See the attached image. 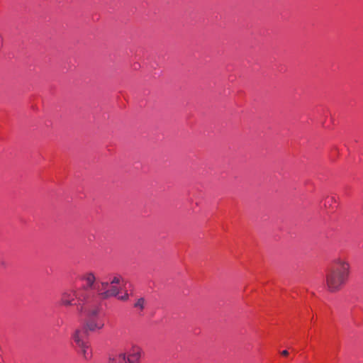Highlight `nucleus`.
Listing matches in <instances>:
<instances>
[{
  "label": "nucleus",
  "instance_id": "9b49d317",
  "mask_svg": "<svg viewBox=\"0 0 363 363\" xmlns=\"http://www.w3.org/2000/svg\"><path fill=\"white\" fill-rule=\"evenodd\" d=\"M122 281V278L121 276H115L113 277L111 280L110 281V285H116V284H119L121 283V281Z\"/></svg>",
  "mask_w": 363,
  "mask_h": 363
},
{
  "label": "nucleus",
  "instance_id": "f257e3e1",
  "mask_svg": "<svg viewBox=\"0 0 363 363\" xmlns=\"http://www.w3.org/2000/svg\"><path fill=\"white\" fill-rule=\"evenodd\" d=\"M350 274V264L343 258L334 260L333 267L326 275V285L330 292H336L346 284Z\"/></svg>",
  "mask_w": 363,
  "mask_h": 363
},
{
  "label": "nucleus",
  "instance_id": "f8f14e48",
  "mask_svg": "<svg viewBox=\"0 0 363 363\" xmlns=\"http://www.w3.org/2000/svg\"><path fill=\"white\" fill-rule=\"evenodd\" d=\"M110 285V282L108 281H101V289H98V292H101V291H104L106 288Z\"/></svg>",
  "mask_w": 363,
  "mask_h": 363
},
{
  "label": "nucleus",
  "instance_id": "f03ea898",
  "mask_svg": "<svg viewBox=\"0 0 363 363\" xmlns=\"http://www.w3.org/2000/svg\"><path fill=\"white\" fill-rule=\"evenodd\" d=\"M88 294L84 290H65L61 295L60 304L65 306H77L79 312L84 311Z\"/></svg>",
  "mask_w": 363,
  "mask_h": 363
},
{
  "label": "nucleus",
  "instance_id": "0eeeda50",
  "mask_svg": "<svg viewBox=\"0 0 363 363\" xmlns=\"http://www.w3.org/2000/svg\"><path fill=\"white\" fill-rule=\"evenodd\" d=\"M120 288L116 285H111L109 289H106L104 291L99 292V296L103 299H107L112 296H116L120 293Z\"/></svg>",
  "mask_w": 363,
  "mask_h": 363
},
{
  "label": "nucleus",
  "instance_id": "7ed1b4c3",
  "mask_svg": "<svg viewBox=\"0 0 363 363\" xmlns=\"http://www.w3.org/2000/svg\"><path fill=\"white\" fill-rule=\"evenodd\" d=\"M140 357V352H135L126 357L125 354L121 353L111 359L110 363H136Z\"/></svg>",
  "mask_w": 363,
  "mask_h": 363
},
{
  "label": "nucleus",
  "instance_id": "ddd939ff",
  "mask_svg": "<svg viewBox=\"0 0 363 363\" xmlns=\"http://www.w3.org/2000/svg\"><path fill=\"white\" fill-rule=\"evenodd\" d=\"M118 299L121 301H127L128 299V294L125 293L123 296H118Z\"/></svg>",
  "mask_w": 363,
  "mask_h": 363
},
{
  "label": "nucleus",
  "instance_id": "20e7f679",
  "mask_svg": "<svg viewBox=\"0 0 363 363\" xmlns=\"http://www.w3.org/2000/svg\"><path fill=\"white\" fill-rule=\"evenodd\" d=\"M104 326V321L100 318H87L84 329L86 332H94L102 329Z\"/></svg>",
  "mask_w": 363,
  "mask_h": 363
},
{
  "label": "nucleus",
  "instance_id": "1a4fd4ad",
  "mask_svg": "<svg viewBox=\"0 0 363 363\" xmlns=\"http://www.w3.org/2000/svg\"><path fill=\"white\" fill-rule=\"evenodd\" d=\"M99 312V308H94L91 309H89L87 311V318H99L97 317Z\"/></svg>",
  "mask_w": 363,
  "mask_h": 363
},
{
  "label": "nucleus",
  "instance_id": "9d476101",
  "mask_svg": "<svg viewBox=\"0 0 363 363\" xmlns=\"http://www.w3.org/2000/svg\"><path fill=\"white\" fill-rule=\"evenodd\" d=\"M145 305V300L144 298H140L134 304L135 308H140V310H143Z\"/></svg>",
  "mask_w": 363,
  "mask_h": 363
},
{
  "label": "nucleus",
  "instance_id": "4468645a",
  "mask_svg": "<svg viewBox=\"0 0 363 363\" xmlns=\"http://www.w3.org/2000/svg\"><path fill=\"white\" fill-rule=\"evenodd\" d=\"M281 354L284 355V356H287L289 354V352L287 350H283L281 352Z\"/></svg>",
  "mask_w": 363,
  "mask_h": 363
},
{
  "label": "nucleus",
  "instance_id": "6e6552de",
  "mask_svg": "<svg viewBox=\"0 0 363 363\" xmlns=\"http://www.w3.org/2000/svg\"><path fill=\"white\" fill-rule=\"evenodd\" d=\"M77 347L79 348V353L85 360H89L91 358L92 353L89 342L82 344V346H77Z\"/></svg>",
  "mask_w": 363,
  "mask_h": 363
},
{
  "label": "nucleus",
  "instance_id": "39448f33",
  "mask_svg": "<svg viewBox=\"0 0 363 363\" xmlns=\"http://www.w3.org/2000/svg\"><path fill=\"white\" fill-rule=\"evenodd\" d=\"M87 336L88 333L84 328H77L72 334V338L77 347L88 342Z\"/></svg>",
  "mask_w": 363,
  "mask_h": 363
},
{
  "label": "nucleus",
  "instance_id": "423d86ee",
  "mask_svg": "<svg viewBox=\"0 0 363 363\" xmlns=\"http://www.w3.org/2000/svg\"><path fill=\"white\" fill-rule=\"evenodd\" d=\"M82 280L86 282V285L83 286L82 288L79 289V290H84L85 292L87 293L88 296L89 294V290L92 289L94 288V284L96 282V277L93 272H86L82 277Z\"/></svg>",
  "mask_w": 363,
  "mask_h": 363
}]
</instances>
